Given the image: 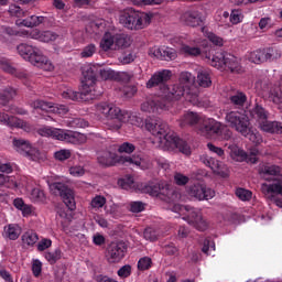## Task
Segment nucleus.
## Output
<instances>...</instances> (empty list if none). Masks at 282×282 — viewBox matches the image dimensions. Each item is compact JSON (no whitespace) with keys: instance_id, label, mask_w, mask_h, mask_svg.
<instances>
[{"instance_id":"obj_4","label":"nucleus","mask_w":282,"mask_h":282,"mask_svg":"<svg viewBox=\"0 0 282 282\" xmlns=\"http://www.w3.org/2000/svg\"><path fill=\"white\" fill-rule=\"evenodd\" d=\"M193 84V74L188 72H183L180 75L178 83L171 85V88H165L166 91H171L170 98L172 100H180L184 98L187 102H192L196 105L199 102V95L197 94V89L191 87Z\"/></svg>"},{"instance_id":"obj_24","label":"nucleus","mask_w":282,"mask_h":282,"mask_svg":"<svg viewBox=\"0 0 282 282\" xmlns=\"http://www.w3.org/2000/svg\"><path fill=\"white\" fill-rule=\"evenodd\" d=\"M30 36L35 41H41V43H53V41H56L58 39V34H56L55 32L39 30H33L30 33Z\"/></svg>"},{"instance_id":"obj_28","label":"nucleus","mask_w":282,"mask_h":282,"mask_svg":"<svg viewBox=\"0 0 282 282\" xmlns=\"http://www.w3.org/2000/svg\"><path fill=\"white\" fill-rule=\"evenodd\" d=\"M17 25H23L24 28H39L42 23H45V17L31 15L24 20H17Z\"/></svg>"},{"instance_id":"obj_64","label":"nucleus","mask_w":282,"mask_h":282,"mask_svg":"<svg viewBox=\"0 0 282 282\" xmlns=\"http://www.w3.org/2000/svg\"><path fill=\"white\" fill-rule=\"evenodd\" d=\"M144 210V203L142 202H132L130 203L131 213H142Z\"/></svg>"},{"instance_id":"obj_41","label":"nucleus","mask_w":282,"mask_h":282,"mask_svg":"<svg viewBox=\"0 0 282 282\" xmlns=\"http://www.w3.org/2000/svg\"><path fill=\"white\" fill-rule=\"evenodd\" d=\"M162 251L166 257H177V254H180V249L173 242L163 245Z\"/></svg>"},{"instance_id":"obj_23","label":"nucleus","mask_w":282,"mask_h":282,"mask_svg":"<svg viewBox=\"0 0 282 282\" xmlns=\"http://www.w3.org/2000/svg\"><path fill=\"white\" fill-rule=\"evenodd\" d=\"M221 122L215 119H207L203 122L200 131L205 133V135H219V133H221Z\"/></svg>"},{"instance_id":"obj_42","label":"nucleus","mask_w":282,"mask_h":282,"mask_svg":"<svg viewBox=\"0 0 282 282\" xmlns=\"http://www.w3.org/2000/svg\"><path fill=\"white\" fill-rule=\"evenodd\" d=\"M236 197H238L240 202H250V199H252V191L238 187L236 189Z\"/></svg>"},{"instance_id":"obj_27","label":"nucleus","mask_w":282,"mask_h":282,"mask_svg":"<svg viewBox=\"0 0 282 282\" xmlns=\"http://www.w3.org/2000/svg\"><path fill=\"white\" fill-rule=\"evenodd\" d=\"M259 127L261 131H264V133H282V122L279 121H268L267 119L260 122Z\"/></svg>"},{"instance_id":"obj_35","label":"nucleus","mask_w":282,"mask_h":282,"mask_svg":"<svg viewBox=\"0 0 282 282\" xmlns=\"http://www.w3.org/2000/svg\"><path fill=\"white\" fill-rule=\"evenodd\" d=\"M280 86L272 87L269 91V100L274 105H282V90Z\"/></svg>"},{"instance_id":"obj_7","label":"nucleus","mask_w":282,"mask_h":282,"mask_svg":"<svg viewBox=\"0 0 282 282\" xmlns=\"http://www.w3.org/2000/svg\"><path fill=\"white\" fill-rule=\"evenodd\" d=\"M119 23L128 30H144L151 23V15L128 9L120 14Z\"/></svg>"},{"instance_id":"obj_8","label":"nucleus","mask_w":282,"mask_h":282,"mask_svg":"<svg viewBox=\"0 0 282 282\" xmlns=\"http://www.w3.org/2000/svg\"><path fill=\"white\" fill-rule=\"evenodd\" d=\"M260 173L262 175H270L273 181L271 184H264L262 187V193L264 195H281L282 196V169L274 164H264L260 167Z\"/></svg>"},{"instance_id":"obj_26","label":"nucleus","mask_w":282,"mask_h":282,"mask_svg":"<svg viewBox=\"0 0 282 282\" xmlns=\"http://www.w3.org/2000/svg\"><path fill=\"white\" fill-rule=\"evenodd\" d=\"M250 116L253 120H257L258 124H261V122L268 120L270 112L261 104H256L250 110Z\"/></svg>"},{"instance_id":"obj_15","label":"nucleus","mask_w":282,"mask_h":282,"mask_svg":"<svg viewBox=\"0 0 282 282\" xmlns=\"http://www.w3.org/2000/svg\"><path fill=\"white\" fill-rule=\"evenodd\" d=\"M98 67L87 65L82 68V88L84 94H91V89L98 80Z\"/></svg>"},{"instance_id":"obj_47","label":"nucleus","mask_w":282,"mask_h":282,"mask_svg":"<svg viewBox=\"0 0 282 282\" xmlns=\"http://www.w3.org/2000/svg\"><path fill=\"white\" fill-rule=\"evenodd\" d=\"M143 237L147 241H158L159 234L153 227H148L143 231Z\"/></svg>"},{"instance_id":"obj_2","label":"nucleus","mask_w":282,"mask_h":282,"mask_svg":"<svg viewBox=\"0 0 282 282\" xmlns=\"http://www.w3.org/2000/svg\"><path fill=\"white\" fill-rule=\"evenodd\" d=\"M171 78H173V72L169 69H161L151 76L147 83L148 89L160 87L162 95L144 101L141 105V111H145L147 113H160L169 109L171 102H173V97H171V90H166L171 89V86L166 83H169Z\"/></svg>"},{"instance_id":"obj_19","label":"nucleus","mask_w":282,"mask_h":282,"mask_svg":"<svg viewBox=\"0 0 282 282\" xmlns=\"http://www.w3.org/2000/svg\"><path fill=\"white\" fill-rule=\"evenodd\" d=\"M188 193L191 197H195L198 202H208V199H213L215 197V189L207 187L204 184H194L189 187Z\"/></svg>"},{"instance_id":"obj_31","label":"nucleus","mask_w":282,"mask_h":282,"mask_svg":"<svg viewBox=\"0 0 282 282\" xmlns=\"http://www.w3.org/2000/svg\"><path fill=\"white\" fill-rule=\"evenodd\" d=\"M21 240L23 246L34 248V245L39 242V234L34 230H28L22 235Z\"/></svg>"},{"instance_id":"obj_5","label":"nucleus","mask_w":282,"mask_h":282,"mask_svg":"<svg viewBox=\"0 0 282 282\" xmlns=\"http://www.w3.org/2000/svg\"><path fill=\"white\" fill-rule=\"evenodd\" d=\"M17 51L24 61H28L31 65L40 67V69H44V72H54V64L43 54L41 48L22 43L18 45Z\"/></svg>"},{"instance_id":"obj_34","label":"nucleus","mask_w":282,"mask_h":282,"mask_svg":"<svg viewBox=\"0 0 282 282\" xmlns=\"http://www.w3.org/2000/svg\"><path fill=\"white\" fill-rule=\"evenodd\" d=\"M129 45H131V39L129 37V35L124 33L115 34V50L129 47Z\"/></svg>"},{"instance_id":"obj_21","label":"nucleus","mask_w":282,"mask_h":282,"mask_svg":"<svg viewBox=\"0 0 282 282\" xmlns=\"http://www.w3.org/2000/svg\"><path fill=\"white\" fill-rule=\"evenodd\" d=\"M200 162L205 164V166H208V169H210L215 175L228 177V172H226V167H224V163H221V161H217V159L203 154L200 156Z\"/></svg>"},{"instance_id":"obj_44","label":"nucleus","mask_w":282,"mask_h":282,"mask_svg":"<svg viewBox=\"0 0 282 282\" xmlns=\"http://www.w3.org/2000/svg\"><path fill=\"white\" fill-rule=\"evenodd\" d=\"M1 69L7 74H14L18 78H25V73L17 72V68L12 67L8 62L1 64Z\"/></svg>"},{"instance_id":"obj_14","label":"nucleus","mask_w":282,"mask_h":282,"mask_svg":"<svg viewBox=\"0 0 282 282\" xmlns=\"http://www.w3.org/2000/svg\"><path fill=\"white\" fill-rule=\"evenodd\" d=\"M33 109H39L45 113H57V116H67L69 108L65 105L53 104L43 99H37L31 102Z\"/></svg>"},{"instance_id":"obj_59","label":"nucleus","mask_w":282,"mask_h":282,"mask_svg":"<svg viewBox=\"0 0 282 282\" xmlns=\"http://www.w3.org/2000/svg\"><path fill=\"white\" fill-rule=\"evenodd\" d=\"M133 151H135V145H133L132 143H129V142H124L121 145H119V148H118L119 153L131 154V153H133Z\"/></svg>"},{"instance_id":"obj_63","label":"nucleus","mask_w":282,"mask_h":282,"mask_svg":"<svg viewBox=\"0 0 282 282\" xmlns=\"http://www.w3.org/2000/svg\"><path fill=\"white\" fill-rule=\"evenodd\" d=\"M69 173L73 175V177H83V175H85V167L80 165L72 166L69 169Z\"/></svg>"},{"instance_id":"obj_48","label":"nucleus","mask_w":282,"mask_h":282,"mask_svg":"<svg viewBox=\"0 0 282 282\" xmlns=\"http://www.w3.org/2000/svg\"><path fill=\"white\" fill-rule=\"evenodd\" d=\"M17 120V117L14 116H9L6 112H0V122L1 124H6L7 127H14V123Z\"/></svg>"},{"instance_id":"obj_57","label":"nucleus","mask_w":282,"mask_h":282,"mask_svg":"<svg viewBox=\"0 0 282 282\" xmlns=\"http://www.w3.org/2000/svg\"><path fill=\"white\" fill-rule=\"evenodd\" d=\"M131 78H133V73H127V72H117V82L120 83H129L131 82Z\"/></svg>"},{"instance_id":"obj_43","label":"nucleus","mask_w":282,"mask_h":282,"mask_svg":"<svg viewBox=\"0 0 282 282\" xmlns=\"http://www.w3.org/2000/svg\"><path fill=\"white\" fill-rule=\"evenodd\" d=\"M246 100H248V97L243 93H237L230 97L231 105H235L236 107H243Z\"/></svg>"},{"instance_id":"obj_16","label":"nucleus","mask_w":282,"mask_h":282,"mask_svg":"<svg viewBox=\"0 0 282 282\" xmlns=\"http://www.w3.org/2000/svg\"><path fill=\"white\" fill-rule=\"evenodd\" d=\"M127 254V243L124 241L111 242L107 247V261L108 263H120Z\"/></svg>"},{"instance_id":"obj_56","label":"nucleus","mask_w":282,"mask_h":282,"mask_svg":"<svg viewBox=\"0 0 282 282\" xmlns=\"http://www.w3.org/2000/svg\"><path fill=\"white\" fill-rule=\"evenodd\" d=\"M191 178L188 176L182 174V173H176L174 175V182L177 186H186L188 184Z\"/></svg>"},{"instance_id":"obj_17","label":"nucleus","mask_w":282,"mask_h":282,"mask_svg":"<svg viewBox=\"0 0 282 282\" xmlns=\"http://www.w3.org/2000/svg\"><path fill=\"white\" fill-rule=\"evenodd\" d=\"M185 210H187V216L183 217L189 226H193L196 228V230H199L200 232H205V230H208V220L204 219V216H202V212L195 209V208H189L188 206L185 207Z\"/></svg>"},{"instance_id":"obj_60","label":"nucleus","mask_w":282,"mask_h":282,"mask_svg":"<svg viewBox=\"0 0 282 282\" xmlns=\"http://www.w3.org/2000/svg\"><path fill=\"white\" fill-rule=\"evenodd\" d=\"M105 204H107V198H105V196H96L95 198H93L90 206L93 208H102Z\"/></svg>"},{"instance_id":"obj_53","label":"nucleus","mask_w":282,"mask_h":282,"mask_svg":"<svg viewBox=\"0 0 282 282\" xmlns=\"http://www.w3.org/2000/svg\"><path fill=\"white\" fill-rule=\"evenodd\" d=\"M14 120V124L13 127L15 129H23V131H26V133H30V131H32V126H30V123H28L26 121H23L22 119H13Z\"/></svg>"},{"instance_id":"obj_11","label":"nucleus","mask_w":282,"mask_h":282,"mask_svg":"<svg viewBox=\"0 0 282 282\" xmlns=\"http://www.w3.org/2000/svg\"><path fill=\"white\" fill-rule=\"evenodd\" d=\"M281 56V50L279 47L271 46L253 51L249 56V61L256 65H261V63H272V61H279Z\"/></svg>"},{"instance_id":"obj_38","label":"nucleus","mask_w":282,"mask_h":282,"mask_svg":"<svg viewBox=\"0 0 282 282\" xmlns=\"http://www.w3.org/2000/svg\"><path fill=\"white\" fill-rule=\"evenodd\" d=\"M181 54H184V56H199V54H202V48L183 44L181 46Z\"/></svg>"},{"instance_id":"obj_61","label":"nucleus","mask_w":282,"mask_h":282,"mask_svg":"<svg viewBox=\"0 0 282 282\" xmlns=\"http://www.w3.org/2000/svg\"><path fill=\"white\" fill-rule=\"evenodd\" d=\"M47 248H52V239L48 238H43L39 243H37V251L39 252H45Z\"/></svg>"},{"instance_id":"obj_36","label":"nucleus","mask_w":282,"mask_h":282,"mask_svg":"<svg viewBox=\"0 0 282 282\" xmlns=\"http://www.w3.org/2000/svg\"><path fill=\"white\" fill-rule=\"evenodd\" d=\"M63 257V251L61 249H55L54 251H46L44 253V258L50 263V265H54L57 261H61Z\"/></svg>"},{"instance_id":"obj_20","label":"nucleus","mask_w":282,"mask_h":282,"mask_svg":"<svg viewBox=\"0 0 282 282\" xmlns=\"http://www.w3.org/2000/svg\"><path fill=\"white\" fill-rule=\"evenodd\" d=\"M181 21L189 28H202L206 21L204 14L197 10H188L181 17Z\"/></svg>"},{"instance_id":"obj_25","label":"nucleus","mask_w":282,"mask_h":282,"mask_svg":"<svg viewBox=\"0 0 282 282\" xmlns=\"http://www.w3.org/2000/svg\"><path fill=\"white\" fill-rule=\"evenodd\" d=\"M202 122V117L197 112L187 111L180 119V127H195Z\"/></svg>"},{"instance_id":"obj_39","label":"nucleus","mask_w":282,"mask_h":282,"mask_svg":"<svg viewBox=\"0 0 282 282\" xmlns=\"http://www.w3.org/2000/svg\"><path fill=\"white\" fill-rule=\"evenodd\" d=\"M30 199L33 200L35 204L43 203L46 199L45 192H43V189L39 187H34L31 191Z\"/></svg>"},{"instance_id":"obj_49","label":"nucleus","mask_w":282,"mask_h":282,"mask_svg":"<svg viewBox=\"0 0 282 282\" xmlns=\"http://www.w3.org/2000/svg\"><path fill=\"white\" fill-rule=\"evenodd\" d=\"M164 61H175L177 53L173 48H162L159 51Z\"/></svg>"},{"instance_id":"obj_6","label":"nucleus","mask_w":282,"mask_h":282,"mask_svg":"<svg viewBox=\"0 0 282 282\" xmlns=\"http://www.w3.org/2000/svg\"><path fill=\"white\" fill-rule=\"evenodd\" d=\"M206 58H208L212 67H216L220 72H230L231 74L241 73V63H239V59L235 55L218 51L207 54Z\"/></svg>"},{"instance_id":"obj_3","label":"nucleus","mask_w":282,"mask_h":282,"mask_svg":"<svg viewBox=\"0 0 282 282\" xmlns=\"http://www.w3.org/2000/svg\"><path fill=\"white\" fill-rule=\"evenodd\" d=\"M226 121L231 129L241 133V135L250 140V142H253L254 144H259V142H261V134L257 129H252L250 127V119L245 111L228 112L226 115Z\"/></svg>"},{"instance_id":"obj_9","label":"nucleus","mask_w":282,"mask_h":282,"mask_svg":"<svg viewBox=\"0 0 282 282\" xmlns=\"http://www.w3.org/2000/svg\"><path fill=\"white\" fill-rule=\"evenodd\" d=\"M98 163L101 166H116V164H123L124 166H140L142 159H133L131 156L118 155L111 151H101L97 156Z\"/></svg>"},{"instance_id":"obj_32","label":"nucleus","mask_w":282,"mask_h":282,"mask_svg":"<svg viewBox=\"0 0 282 282\" xmlns=\"http://www.w3.org/2000/svg\"><path fill=\"white\" fill-rule=\"evenodd\" d=\"M100 47L104 50V52L115 50V34L111 32H106L100 41Z\"/></svg>"},{"instance_id":"obj_22","label":"nucleus","mask_w":282,"mask_h":282,"mask_svg":"<svg viewBox=\"0 0 282 282\" xmlns=\"http://www.w3.org/2000/svg\"><path fill=\"white\" fill-rule=\"evenodd\" d=\"M229 149L230 155L236 162H250V164H257V154H248L246 151L239 149V147L235 144L229 145Z\"/></svg>"},{"instance_id":"obj_12","label":"nucleus","mask_w":282,"mask_h":282,"mask_svg":"<svg viewBox=\"0 0 282 282\" xmlns=\"http://www.w3.org/2000/svg\"><path fill=\"white\" fill-rule=\"evenodd\" d=\"M50 188L54 195H59V197H62L68 210H76V198L74 197V191L67 187L65 183H52Z\"/></svg>"},{"instance_id":"obj_55","label":"nucleus","mask_w":282,"mask_h":282,"mask_svg":"<svg viewBox=\"0 0 282 282\" xmlns=\"http://www.w3.org/2000/svg\"><path fill=\"white\" fill-rule=\"evenodd\" d=\"M118 276L120 279H129L131 276V264H124L117 271Z\"/></svg>"},{"instance_id":"obj_52","label":"nucleus","mask_w":282,"mask_h":282,"mask_svg":"<svg viewBox=\"0 0 282 282\" xmlns=\"http://www.w3.org/2000/svg\"><path fill=\"white\" fill-rule=\"evenodd\" d=\"M153 261L149 257H143L138 261V270L144 272V270H149L152 265Z\"/></svg>"},{"instance_id":"obj_37","label":"nucleus","mask_w":282,"mask_h":282,"mask_svg":"<svg viewBox=\"0 0 282 282\" xmlns=\"http://www.w3.org/2000/svg\"><path fill=\"white\" fill-rule=\"evenodd\" d=\"M83 96H89V94H85L83 91V87H82V93L74 91L73 89H67L62 93V97L65 98L66 100H83Z\"/></svg>"},{"instance_id":"obj_40","label":"nucleus","mask_w":282,"mask_h":282,"mask_svg":"<svg viewBox=\"0 0 282 282\" xmlns=\"http://www.w3.org/2000/svg\"><path fill=\"white\" fill-rule=\"evenodd\" d=\"M130 3L137 8H145V6H162L164 0H130Z\"/></svg>"},{"instance_id":"obj_10","label":"nucleus","mask_w":282,"mask_h":282,"mask_svg":"<svg viewBox=\"0 0 282 282\" xmlns=\"http://www.w3.org/2000/svg\"><path fill=\"white\" fill-rule=\"evenodd\" d=\"M39 135L43 138H55L62 142H68L69 144H76L80 134L75 131L61 130L51 127H42L37 130Z\"/></svg>"},{"instance_id":"obj_13","label":"nucleus","mask_w":282,"mask_h":282,"mask_svg":"<svg viewBox=\"0 0 282 282\" xmlns=\"http://www.w3.org/2000/svg\"><path fill=\"white\" fill-rule=\"evenodd\" d=\"M142 191L151 197H160L163 202H171V195H173V189L166 183H149L143 186Z\"/></svg>"},{"instance_id":"obj_50","label":"nucleus","mask_w":282,"mask_h":282,"mask_svg":"<svg viewBox=\"0 0 282 282\" xmlns=\"http://www.w3.org/2000/svg\"><path fill=\"white\" fill-rule=\"evenodd\" d=\"M96 54V45L95 44H88L85 46L80 53L82 58H91Z\"/></svg>"},{"instance_id":"obj_51","label":"nucleus","mask_w":282,"mask_h":282,"mask_svg":"<svg viewBox=\"0 0 282 282\" xmlns=\"http://www.w3.org/2000/svg\"><path fill=\"white\" fill-rule=\"evenodd\" d=\"M89 123L82 118H75L69 121V127L73 129H85V127H88Z\"/></svg>"},{"instance_id":"obj_46","label":"nucleus","mask_w":282,"mask_h":282,"mask_svg":"<svg viewBox=\"0 0 282 282\" xmlns=\"http://www.w3.org/2000/svg\"><path fill=\"white\" fill-rule=\"evenodd\" d=\"M99 74L104 80H116L118 76V72L111 68L100 69Z\"/></svg>"},{"instance_id":"obj_33","label":"nucleus","mask_w":282,"mask_h":282,"mask_svg":"<svg viewBox=\"0 0 282 282\" xmlns=\"http://www.w3.org/2000/svg\"><path fill=\"white\" fill-rule=\"evenodd\" d=\"M2 91L3 93L0 94V106L6 107L8 102H10V100L17 96V89L9 86L6 87Z\"/></svg>"},{"instance_id":"obj_1","label":"nucleus","mask_w":282,"mask_h":282,"mask_svg":"<svg viewBox=\"0 0 282 282\" xmlns=\"http://www.w3.org/2000/svg\"><path fill=\"white\" fill-rule=\"evenodd\" d=\"M96 112L107 118V120H113L115 124L111 126L113 131H119L122 128V122H129L134 127H144L147 131L151 132L159 144H174L176 149L184 155H191V145L175 133L171 132L169 123L164 122L160 118L142 119V117L131 115V112L122 111L113 104L99 102L95 105Z\"/></svg>"},{"instance_id":"obj_45","label":"nucleus","mask_w":282,"mask_h":282,"mask_svg":"<svg viewBox=\"0 0 282 282\" xmlns=\"http://www.w3.org/2000/svg\"><path fill=\"white\" fill-rule=\"evenodd\" d=\"M55 160L58 162H65V160H69L72 158V150L62 149L54 153Z\"/></svg>"},{"instance_id":"obj_62","label":"nucleus","mask_w":282,"mask_h":282,"mask_svg":"<svg viewBox=\"0 0 282 282\" xmlns=\"http://www.w3.org/2000/svg\"><path fill=\"white\" fill-rule=\"evenodd\" d=\"M241 19H243V17L241 15V11H239V10L231 11L230 23H232V25H237V24L241 23Z\"/></svg>"},{"instance_id":"obj_54","label":"nucleus","mask_w":282,"mask_h":282,"mask_svg":"<svg viewBox=\"0 0 282 282\" xmlns=\"http://www.w3.org/2000/svg\"><path fill=\"white\" fill-rule=\"evenodd\" d=\"M9 13L11 14V17H17L18 19H21V17H25V11H23V9H21V7L17 4H11L9 7Z\"/></svg>"},{"instance_id":"obj_29","label":"nucleus","mask_w":282,"mask_h":282,"mask_svg":"<svg viewBox=\"0 0 282 282\" xmlns=\"http://www.w3.org/2000/svg\"><path fill=\"white\" fill-rule=\"evenodd\" d=\"M21 232H23V229L19 224H9L4 226V237L10 239V241H17V239L21 237Z\"/></svg>"},{"instance_id":"obj_18","label":"nucleus","mask_w":282,"mask_h":282,"mask_svg":"<svg viewBox=\"0 0 282 282\" xmlns=\"http://www.w3.org/2000/svg\"><path fill=\"white\" fill-rule=\"evenodd\" d=\"M13 147L15 148V151H18V153L30 158V160H32L33 162H36V160H39V155H41V152H39V150L32 148L30 142L23 139H14Z\"/></svg>"},{"instance_id":"obj_58","label":"nucleus","mask_w":282,"mask_h":282,"mask_svg":"<svg viewBox=\"0 0 282 282\" xmlns=\"http://www.w3.org/2000/svg\"><path fill=\"white\" fill-rule=\"evenodd\" d=\"M32 272L34 276H41V272H43V262H41V260H33Z\"/></svg>"},{"instance_id":"obj_30","label":"nucleus","mask_w":282,"mask_h":282,"mask_svg":"<svg viewBox=\"0 0 282 282\" xmlns=\"http://www.w3.org/2000/svg\"><path fill=\"white\" fill-rule=\"evenodd\" d=\"M197 84L199 87L208 88L213 85V77L210 76V70L202 69L197 74Z\"/></svg>"}]
</instances>
